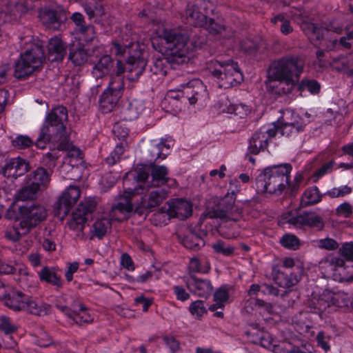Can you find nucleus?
Wrapping results in <instances>:
<instances>
[{
	"mask_svg": "<svg viewBox=\"0 0 353 353\" xmlns=\"http://www.w3.org/2000/svg\"><path fill=\"white\" fill-rule=\"evenodd\" d=\"M189 37L185 33L174 30L163 29L152 38L153 48L167 56L154 59L150 66L154 74L165 76L170 69V63L181 64L187 59L189 52L188 42Z\"/></svg>",
	"mask_w": 353,
	"mask_h": 353,
	"instance_id": "obj_1",
	"label": "nucleus"
},
{
	"mask_svg": "<svg viewBox=\"0 0 353 353\" xmlns=\"http://www.w3.org/2000/svg\"><path fill=\"white\" fill-rule=\"evenodd\" d=\"M303 61L297 57H286L274 61L272 66V86L279 95L291 93L304 69Z\"/></svg>",
	"mask_w": 353,
	"mask_h": 353,
	"instance_id": "obj_2",
	"label": "nucleus"
},
{
	"mask_svg": "<svg viewBox=\"0 0 353 353\" xmlns=\"http://www.w3.org/2000/svg\"><path fill=\"white\" fill-rule=\"evenodd\" d=\"M47 216V210L40 204L21 205L18 208L13 228L6 232L5 236L12 241H17L45 221Z\"/></svg>",
	"mask_w": 353,
	"mask_h": 353,
	"instance_id": "obj_3",
	"label": "nucleus"
},
{
	"mask_svg": "<svg viewBox=\"0 0 353 353\" xmlns=\"http://www.w3.org/2000/svg\"><path fill=\"white\" fill-rule=\"evenodd\" d=\"M292 170L289 163L266 168L256 179V190L258 193L280 195L290 186V174Z\"/></svg>",
	"mask_w": 353,
	"mask_h": 353,
	"instance_id": "obj_4",
	"label": "nucleus"
},
{
	"mask_svg": "<svg viewBox=\"0 0 353 353\" xmlns=\"http://www.w3.org/2000/svg\"><path fill=\"white\" fill-rule=\"evenodd\" d=\"M67 109L62 105L54 108L46 117L45 124L40 129L39 135L35 142L36 146L44 149L48 143L57 142L67 136Z\"/></svg>",
	"mask_w": 353,
	"mask_h": 353,
	"instance_id": "obj_5",
	"label": "nucleus"
},
{
	"mask_svg": "<svg viewBox=\"0 0 353 353\" xmlns=\"http://www.w3.org/2000/svg\"><path fill=\"white\" fill-rule=\"evenodd\" d=\"M20 43L21 46H24V52L15 63L14 75L19 79L32 74L42 65L45 59L42 47L39 43H32L30 37L21 39Z\"/></svg>",
	"mask_w": 353,
	"mask_h": 353,
	"instance_id": "obj_6",
	"label": "nucleus"
},
{
	"mask_svg": "<svg viewBox=\"0 0 353 353\" xmlns=\"http://www.w3.org/2000/svg\"><path fill=\"white\" fill-rule=\"evenodd\" d=\"M343 259L339 256H330L321 262V267L330 273L334 280L343 282L353 280V265L347 263L353 261V243H345L339 249Z\"/></svg>",
	"mask_w": 353,
	"mask_h": 353,
	"instance_id": "obj_7",
	"label": "nucleus"
},
{
	"mask_svg": "<svg viewBox=\"0 0 353 353\" xmlns=\"http://www.w3.org/2000/svg\"><path fill=\"white\" fill-rule=\"evenodd\" d=\"M148 173L144 170H137L134 172L133 176L137 181V184L133 188H125L122 196L125 202H119L112 207L109 213V218L111 221L115 220L122 221L127 219L128 214L132 210V205L128 201L134 195L143 194L146 187V179L148 178Z\"/></svg>",
	"mask_w": 353,
	"mask_h": 353,
	"instance_id": "obj_8",
	"label": "nucleus"
},
{
	"mask_svg": "<svg viewBox=\"0 0 353 353\" xmlns=\"http://www.w3.org/2000/svg\"><path fill=\"white\" fill-rule=\"evenodd\" d=\"M230 196V203L224 210H214L209 211L205 216L210 219L219 218L221 223L219 226V232L226 239H234L238 236L236 221L241 216L239 210L234 206V191L232 190Z\"/></svg>",
	"mask_w": 353,
	"mask_h": 353,
	"instance_id": "obj_9",
	"label": "nucleus"
},
{
	"mask_svg": "<svg viewBox=\"0 0 353 353\" xmlns=\"http://www.w3.org/2000/svg\"><path fill=\"white\" fill-rule=\"evenodd\" d=\"M208 68L220 88H230L239 84L243 79L237 63L232 60L211 61Z\"/></svg>",
	"mask_w": 353,
	"mask_h": 353,
	"instance_id": "obj_10",
	"label": "nucleus"
},
{
	"mask_svg": "<svg viewBox=\"0 0 353 353\" xmlns=\"http://www.w3.org/2000/svg\"><path fill=\"white\" fill-rule=\"evenodd\" d=\"M32 6L28 0H0V23L17 21Z\"/></svg>",
	"mask_w": 353,
	"mask_h": 353,
	"instance_id": "obj_11",
	"label": "nucleus"
},
{
	"mask_svg": "<svg viewBox=\"0 0 353 353\" xmlns=\"http://www.w3.org/2000/svg\"><path fill=\"white\" fill-rule=\"evenodd\" d=\"M123 88L124 83L121 77H114L110 81L108 87L101 94L99 99V107L103 113L106 114L114 110L122 96Z\"/></svg>",
	"mask_w": 353,
	"mask_h": 353,
	"instance_id": "obj_12",
	"label": "nucleus"
},
{
	"mask_svg": "<svg viewBox=\"0 0 353 353\" xmlns=\"http://www.w3.org/2000/svg\"><path fill=\"white\" fill-rule=\"evenodd\" d=\"M180 86L183 88L181 98L184 103L188 102L190 105H194L198 103L203 105L208 99L207 88L199 79H192Z\"/></svg>",
	"mask_w": 353,
	"mask_h": 353,
	"instance_id": "obj_13",
	"label": "nucleus"
},
{
	"mask_svg": "<svg viewBox=\"0 0 353 353\" xmlns=\"http://www.w3.org/2000/svg\"><path fill=\"white\" fill-rule=\"evenodd\" d=\"M277 134L274 125H265L256 130L249 140L248 150L250 154H258L264 151L269 141Z\"/></svg>",
	"mask_w": 353,
	"mask_h": 353,
	"instance_id": "obj_14",
	"label": "nucleus"
},
{
	"mask_svg": "<svg viewBox=\"0 0 353 353\" xmlns=\"http://www.w3.org/2000/svg\"><path fill=\"white\" fill-rule=\"evenodd\" d=\"M168 206L165 212H160L156 214L157 217L163 218V222L166 225L170 218H177L183 220L192 215V205L184 199H176L167 202Z\"/></svg>",
	"mask_w": 353,
	"mask_h": 353,
	"instance_id": "obj_15",
	"label": "nucleus"
},
{
	"mask_svg": "<svg viewBox=\"0 0 353 353\" xmlns=\"http://www.w3.org/2000/svg\"><path fill=\"white\" fill-rule=\"evenodd\" d=\"M132 51H129L126 65H124L125 71H127L126 76L129 81L137 80L143 72L147 65V61L144 57V53L139 49L137 45L132 43Z\"/></svg>",
	"mask_w": 353,
	"mask_h": 353,
	"instance_id": "obj_16",
	"label": "nucleus"
},
{
	"mask_svg": "<svg viewBox=\"0 0 353 353\" xmlns=\"http://www.w3.org/2000/svg\"><path fill=\"white\" fill-rule=\"evenodd\" d=\"M124 72L123 63L121 61H118L115 67L113 59L110 55L107 54L102 56L92 69V74L96 79L110 75V81L114 77H121V74Z\"/></svg>",
	"mask_w": 353,
	"mask_h": 353,
	"instance_id": "obj_17",
	"label": "nucleus"
},
{
	"mask_svg": "<svg viewBox=\"0 0 353 353\" xmlns=\"http://www.w3.org/2000/svg\"><path fill=\"white\" fill-rule=\"evenodd\" d=\"M0 297L3 299L4 304L8 307L19 312L24 309L28 295L10 286L1 284L0 285Z\"/></svg>",
	"mask_w": 353,
	"mask_h": 353,
	"instance_id": "obj_18",
	"label": "nucleus"
},
{
	"mask_svg": "<svg viewBox=\"0 0 353 353\" xmlns=\"http://www.w3.org/2000/svg\"><path fill=\"white\" fill-rule=\"evenodd\" d=\"M63 298L64 296L62 295L57 300L55 307L68 316L70 323L81 325L91 323L93 321V317L86 307L81 305L78 310H71L68 306L61 304L59 299Z\"/></svg>",
	"mask_w": 353,
	"mask_h": 353,
	"instance_id": "obj_19",
	"label": "nucleus"
},
{
	"mask_svg": "<svg viewBox=\"0 0 353 353\" xmlns=\"http://www.w3.org/2000/svg\"><path fill=\"white\" fill-rule=\"evenodd\" d=\"M81 194L80 189L74 185H70L63 192L56 203V208L59 215L65 216L70 208L77 202Z\"/></svg>",
	"mask_w": 353,
	"mask_h": 353,
	"instance_id": "obj_20",
	"label": "nucleus"
},
{
	"mask_svg": "<svg viewBox=\"0 0 353 353\" xmlns=\"http://www.w3.org/2000/svg\"><path fill=\"white\" fill-rule=\"evenodd\" d=\"M30 170V163L19 157L9 159L2 168V174L7 178L17 179Z\"/></svg>",
	"mask_w": 353,
	"mask_h": 353,
	"instance_id": "obj_21",
	"label": "nucleus"
},
{
	"mask_svg": "<svg viewBox=\"0 0 353 353\" xmlns=\"http://www.w3.org/2000/svg\"><path fill=\"white\" fill-rule=\"evenodd\" d=\"M60 270L57 266L44 265L37 272L41 282L46 283L54 286L57 290L63 287L64 281L59 274Z\"/></svg>",
	"mask_w": 353,
	"mask_h": 353,
	"instance_id": "obj_22",
	"label": "nucleus"
},
{
	"mask_svg": "<svg viewBox=\"0 0 353 353\" xmlns=\"http://www.w3.org/2000/svg\"><path fill=\"white\" fill-rule=\"evenodd\" d=\"M301 28L309 40L314 46H326L327 48H330L328 45L325 44L326 40L324 39L325 34L328 36L330 33L329 30L324 29L312 23H304L302 24Z\"/></svg>",
	"mask_w": 353,
	"mask_h": 353,
	"instance_id": "obj_23",
	"label": "nucleus"
},
{
	"mask_svg": "<svg viewBox=\"0 0 353 353\" xmlns=\"http://www.w3.org/2000/svg\"><path fill=\"white\" fill-rule=\"evenodd\" d=\"M306 123L299 114L292 113L290 121L285 122L276 128L277 133L288 137H295L304 130Z\"/></svg>",
	"mask_w": 353,
	"mask_h": 353,
	"instance_id": "obj_24",
	"label": "nucleus"
},
{
	"mask_svg": "<svg viewBox=\"0 0 353 353\" xmlns=\"http://www.w3.org/2000/svg\"><path fill=\"white\" fill-rule=\"evenodd\" d=\"M296 272L288 274L274 268L273 269L274 281L280 287L285 288H289L296 285L301 279L302 269L301 267H296Z\"/></svg>",
	"mask_w": 353,
	"mask_h": 353,
	"instance_id": "obj_25",
	"label": "nucleus"
},
{
	"mask_svg": "<svg viewBox=\"0 0 353 353\" xmlns=\"http://www.w3.org/2000/svg\"><path fill=\"white\" fill-rule=\"evenodd\" d=\"M26 181L39 191L48 188L50 183V174L43 168H37L26 176Z\"/></svg>",
	"mask_w": 353,
	"mask_h": 353,
	"instance_id": "obj_26",
	"label": "nucleus"
},
{
	"mask_svg": "<svg viewBox=\"0 0 353 353\" xmlns=\"http://www.w3.org/2000/svg\"><path fill=\"white\" fill-rule=\"evenodd\" d=\"M186 285L192 293L203 297L209 296L213 289L209 280L199 279L196 276H190L188 279Z\"/></svg>",
	"mask_w": 353,
	"mask_h": 353,
	"instance_id": "obj_27",
	"label": "nucleus"
},
{
	"mask_svg": "<svg viewBox=\"0 0 353 353\" xmlns=\"http://www.w3.org/2000/svg\"><path fill=\"white\" fill-rule=\"evenodd\" d=\"M111 229L112 221L110 219L101 215L94 219L91 226V239L95 237L98 239H101L111 232Z\"/></svg>",
	"mask_w": 353,
	"mask_h": 353,
	"instance_id": "obj_28",
	"label": "nucleus"
},
{
	"mask_svg": "<svg viewBox=\"0 0 353 353\" xmlns=\"http://www.w3.org/2000/svg\"><path fill=\"white\" fill-rule=\"evenodd\" d=\"M66 52V46L58 37H52L48 45V59L50 61H61Z\"/></svg>",
	"mask_w": 353,
	"mask_h": 353,
	"instance_id": "obj_29",
	"label": "nucleus"
},
{
	"mask_svg": "<svg viewBox=\"0 0 353 353\" xmlns=\"http://www.w3.org/2000/svg\"><path fill=\"white\" fill-rule=\"evenodd\" d=\"M331 67L348 77H353V53L335 57L330 62Z\"/></svg>",
	"mask_w": 353,
	"mask_h": 353,
	"instance_id": "obj_30",
	"label": "nucleus"
},
{
	"mask_svg": "<svg viewBox=\"0 0 353 353\" xmlns=\"http://www.w3.org/2000/svg\"><path fill=\"white\" fill-rule=\"evenodd\" d=\"M42 23L49 28L58 30L61 23L65 21V17L63 13L54 10H44L40 14Z\"/></svg>",
	"mask_w": 353,
	"mask_h": 353,
	"instance_id": "obj_31",
	"label": "nucleus"
},
{
	"mask_svg": "<svg viewBox=\"0 0 353 353\" xmlns=\"http://www.w3.org/2000/svg\"><path fill=\"white\" fill-rule=\"evenodd\" d=\"M144 109L143 103L134 99L129 101L122 109L121 117L124 121H131L137 119Z\"/></svg>",
	"mask_w": 353,
	"mask_h": 353,
	"instance_id": "obj_32",
	"label": "nucleus"
},
{
	"mask_svg": "<svg viewBox=\"0 0 353 353\" xmlns=\"http://www.w3.org/2000/svg\"><path fill=\"white\" fill-rule=\"evenodd\" d=\"M168 197V191L165 189L152 190L142 201L143 207L152 209L157 207Z\"/></svg>",
	"mask_w": 353,
	"mask_h": 353,
	"instance_id": "obj_33",
	"label": "nucleus"
},
{
	"mask_svg": "<svg viewBox=\"0 0 353 353\" xmlns=\"http://www.w3.org/2000/svg\"><path fill=\"white\" fill-rule=\"evenodd\" d=\"M173 145V141L172 139H165L163 141L153 145L150 149V159L149 162L152 163L157 159H164L168 156L170 148Z\"/></svg>",
	"mask_w": 353,
	"mask_h": 353,
	"instance_id": "obj_34",
	"label": "nucleus"
},
{
	"mask_svg": "<svg viewBox=\"0 0 353 353\" xmlns=\"http://www.w3.org/2000/svg\"><path fill=\"white\" fill-rule=\"evenodd\" d=\"M185 22L190 26L202 27L206 24L205 22L206 15L201 13L197 6L194 5L188 6L185 12Z\"/></svg>",
	"mask_w": 353,
	"mask_h": 353,
	"instance_id": "obj_35",
	"label": "nucleus"
},
{
	"mask_svg": "<svg viewBox=\"0 0 353 353\" xmlns=\"http://www.w3.org/2000/svg\"><path fill=\"white\" fill-rule=\"evenodd\" d=\"M151 174L153 186L163 185L169 180L168 170L164 165H152Z\"/></svg>",
	"mask_w": 353,
	"mask_h": 353,
	"instance_id": "obj_36",
	"label": "nucleus"
},
{
	"mask_svg": "<svg viewBox=\"0 0 353 353\" xmlns=\"http://www.w3.org/2000/svg\"><path fill=\"white\" fill-rule=\"evenodd\" d=\"M25 305H25V307L22 311L27 312L34 315L43 316L47 314L49 310L48 305L37 302L30 299L28 296Z\"/></svg>",
	"mask_w": 353,
	"mask_h": 353,
	"instance_id": "obj_37",
	"label": "nucleus"
},
{
	"mask_svg": "<svg viewBox=\"0 0 353 353\" xmlns=\"http://www.w3.org/2000/svg\"><path fill=\"white\" fill-rule=\"evenodd\" d=\"M229 289L225 286H221L214 294V303L209 307L210 311H216L218 308H222L229 301Z\"/></svg>",
	"mask_w": 353,
	"mask_h": 353,
	"instance_id": "obj_38",
	"label": "nucleus"
},
{
	"mask_svg": "<svg viewBox=\"0 0 353 353\" xmlns=\"http://www.w3.org/2000/svg\"><path fill=\"white\" fill-rule=\"evenodd\" d=\"M183 245L188 249L198 250L204 246V240L196 233L188 231L182 239Z\"/></svg>",
	"mask_w": 353,
	"mask_h": 353,
	"instance_id": "obj_39",
	"label": "nucleus"
},
{
	"mask_svg": "<svg viewBox=\"0 0 353 353\" xmlns=\"http://www.w3.org/2000/svg\"><path fill=\"white\" fill-rule=\"evenodd\" d=\"M322 194L316 186L307 188L303 194L301 198V205L303 207L309 206L318 203L321 201Z\"/></svg>",
	"mask_w": 353,
	"mask_h": 353,
	"instance_id": "obj_40",
	"label": "nucleus"
},
{
	"mask_svg": "<svg viewBox=\"0 0 353 353\" xmlns=\"http://www.w3.org/2000/svg\"><path fill=\"white\" fill-rule=\"evenodd\" d=\"M57 141L60 142L58 146V148L60 150H65L68 152V158L81 159L82 154L80 149L72 145L68 139V135L65 136L63 139H60V140H57Z\"/></svg>",
	"mask_w": 353,
	"mask_h": 353,
	"instance_id": "obj_41",
	"label": "nucleus"
},
{
	"mask_svg": "<svg viewBox=\"0 0 353 353\" xmlns=\"http://www.w3.org/2000/svg\"><path fill=\"white\" fill-rule=\"evenodd\" d=\"M39 192L40 191L38 189L26 181V185L16 194V199L21 201L34 200L37 198Z\"/></svg>",
	"mask_w": 353,
	"mask_h": 353,
	"instance_id": "obj_42",
	"label": "nucleus"
},
{
	"mask_svg": "<svg viewBox=\"0 0 353 353\" xmlns=\"http://www.w3.org/2000/svg\"><path fill=\"white\" fill-rule=\"evenodd\" d=\"M89 56L88 52L84 48L79 47L70 50L69 57L73 63L81 65L88 61Z\"/></svg>",
	"mask_w": 353,
	"mask_h": 353,
	"instance_id": "obj_43",
	"label": "nucleus"
},
{
	"mask_svg": "<svg viewBox=\"0 0 353 353\" xmlns=\"http://www.w3.org/2000/svg\"><path fill=\"white\" fill-rule=\"evenodd\" d=\"M87 218L81 210H77L73 212L72 219L68 222V227L72 230L81 231L84 228Z\"/></svg>",
	"mask_w": 353,
	"mask_h": 353,
	"instance_id": "obj_44",
	"label": "nucleus"
},
{
	"mask_svg": "<svg viewBox=\"0 0 353 353\" xmlns=\"http://www.w3.org/2000/svg\"><path fill=\"white\" fill-rule=\"evenodd\" d=\"M305 226L321 230L324 227L323 218L314 212H305Z\"/></svg>",
	"mask_w": 353,
	"mask_h": 353,
	"instance_id": "obj_45",
	"label": "nucleus"
},
{
	"mask_svg": "<svg viewBox=\"0 0 353 353\" xmlns=\"http://www.w3.org/2000/svg\"><path fill=\"white\" fill-rule=\"evenodd\" d=\"M320 84L314 79H304L298 85L300 91L308 90L311 94H317L320 90Z\"/></svg>",
	"mask_w": 353,
	"mask_h": 353,
	"instance_id": "obj_46",
	"label": "nucleus"
},
{
	"mask_svg": "<svg viewBox=\"0 0 353 353\" xmlns=\"http://www.w3.org/2000/svg\"><path fill=\"white\" fill-rule=\"evenodd\" d=\"M212 248L215 252L221 254L225 256H232L235 251V248L234 246L222 241H218L212 245Z\"/></svg>",
	"mask_w": 353,
	"mask_h": 353,
	"instance_id": "obj_47",
	"label": "nucleus"
},
{
	"mask_svg": "<svg viewBox=\"0 0 353 353\" xmlns=\"http://www.w3.org/2000/svg\"><path fill=\"white\" fill-rule=\"evenodd\" d=\"M280 243L285 248L296 250L299 248V239L294 234H286L280 239Z\"/></svg>",
	"mask_w": 353,
	"mask_h": 353,
	"instance_id": "obj_48",
	"label": "nucleus"
},
{
	"mask_svg": "<svg viewBox=\"0 0 353 353\" xmlns=\"http://www.w3.org/2000/svg\"><path fill=\"white\" fill-rule=\"evenodd\" d=\"M223 111H226L228 113L234 114L236 116L242 118L246 116L250 112V108L243 103L231 104L227 110L223 109Z\"/></svg>",
	"mask_w": 353,
	"mask_h": 353,
	"instance_id": "obj_49",
	"label": "nucleus"
},
{
	"mask_svg": "<svg viewBox=\"0 0 353 353\" xmlns=\"http://www.w3.org/2000/svg\"><path fill=\"white\" fill-rule=\"evenodd\" d=\"M34 336L36 337L34 342L40 347H46L52 343L51 338L41 327L34 331Z\"/></svg>",
	"mask_w": 353,
	"mask_h": 353,
	"instance_id": "obj_50",
	"label": "nucleus"
},
{
	"mask_svg": "<svg viewBox=\"0 0 353 353\" xmlns=\"http://www.w3.org/2000/svg\"><path fill=\"white\" fill-rule=\"evenodd\" d=\"M210 268L208 262L205 261L202 263L197 258L191 259L189 263V270L192 272L206 273Z\"/></svg>",
	"mask_w": 353,
	"mask_h": 353,
	"instance_id": "obj_51",
	"label": "nucleus"
},
{
	"mask_svg": "<svg viewBox=\"0 0 353 353\" xmlns=\"http://www.w3.org/2000/svg\"><path fill=\"white\" fill-rule=\"evenodd\" d=\"M352 188L348 185H341L333 188L325 192V195L331 199L343 197L352 192Z\"/></svg>",
	"mask_w": 353,
	"mask_h": 353,
	"instance_id": "obj_52",
	"label": "nucleus"
},
{
	"mask_svg": "<svg viewBox=\"0 0 353 353\" xmlns=\"http://www.w3.org/2000/svg\"><path fill=\"white\" fill-rule=\"evenodd\" d=\"M124 152V148L121 144L117 145L110 155L105 158V162L108 165H114L119 160Z\"/></svg>",
	"mask_w": 353,
	"mask_h": 353,
	"instance_id": "obj_53",
	"label": "nucleus"
},
{
	"mask_svg": "<svg viewBox=\"0 0 353 353\" xmlns=\"http://www.w3.org/2000/svg\"><path fill=\"white\" fill-rule=\"evenodd\" d=\"M189 311L197 319L201 317L207 312L204 302L200 300L192 302L189 307Z\"/></svg>",
	"mask_w": 353,
	"mask_h": 353,
	"instance_id": "obj_54",
	"label": "nucleus"
},
{
	"mask_svg": "<svg viewBox=\"0 0 353 353\" xmlns=\"http://www.w3.org/2000/svg\"><path fill=\"white\" fill-rule=\"evenodd\" d=\"M271 22L274 24H276L281 22L280 30L281 32L284 34H288L292 32L293 28L289 21L286 20L283 14H279L271 19Z\"/></svg>",
	"mask_w": 353,
	"mask_h": 353,
	"instance_id": "obj_55",
	"label": "nucleus"
},
{
	"mask_svg": "<svg viewBox=\"0 0 353 353\" xmlns=\"http://www.w3.org/2000/svg\"><path fill=\"white\" fill-rule=\"evenodd\" d=\"M206 24L202 26L203 28L209 31L210 33L216 34L221 33L224 30V26L218 22H215L212 19H208L207 17L205 19Z\"/></svg>",
	"mask_w": 353,
	"mask_h": 353,
	"instance_id": "obj_56",
	"label": "nucleus"
},
{
	"mask_svg": "<svg viewBox=\"0 0 353 353\" xmlns=\"http://www.w3.org/2000/svg\"><path fill=\"white\" fill-rule=\"evenodd\" d=\"M57 238L55 236L50 235V234L45 235L41 242L42 248L48 252L55 251L57 249Z\"/></svg>",
	"mask_w": 353,
	"mask_h": 353,
	"instance_id": "obj_57",
	"label": "nucleus"
},
{
	"mask_svg": "<svg viewBox=\"0 0 353 353\" xmlns=\"http://www.w3.org/2000/svg\"><path fill=\"white\" fill-rule=\"evenodd\" d=\"M17 267V270L20 276V282L23 285V281H27L28 283H32L34 279V276L33 274L30 273L28 269V268L23 264H17L16 263Z\"/></svg>",
	"mask_w": 353,
	"mask_h": 353,
	"instance_id": "obj_58",
	"label": "nucleus"
},
{
	"mask_svg": "<svg viewBox=\"0 0 353 353\" xmlns=\"http://www.w3.org/2000/svg\"><path fill=\"white\" fill-rule=\"evenodd\" d=\"M32 144L33 141L26 135H19L12 141V145L19 149L28 148Z\"/></svg>",
	"mask_w": 353,
	"mask_h": 353,
	"instance_id": "obj_59",
	"label": "nucleus"
},
{
	"mask_svg": "<svg viewBox=\"0 0 353 353\" xmlns=\"http://www.w3.org/2000/svg\"><path fill=\"white\" fill-rule=\"evenodd\" d=\"M316 245L318 248L327 250H334L339 247L338 243L331 238L319 239L316 241Z\"/></svg>",
	"mask_w": 353,
	"mask_h": 353,
	"instance_id": "obj_60",
	"label": "nucleus"
},
{
	"mask_svg": "<svg viewBox=\"0 0 353 353\" xmlns=\"http://www.w3.org/2000/svg\"><path fill=\"white\" fill-rule=\"evenodd\" d=\"M97 206V201L94 199H88L77 208V210H81V212L86 216L88 213L92 212Z\"/></svg>",
	"mask_w": 353,
	"mask_h": 353,
	"instance_id": "obj_61",
	"label": "nucleus"
},
{
	"mask_svg": "<svg viewBox=\"0 0 353 353\" xmlns=\"http://www.w3.org/2000/svg\"><path fill=\"white\" fill-rule=\"evenodd\" d=\"M0 330L8 334L17 330V327L12 323L10 319L2 315L0 316Z\"/></svg>",
	"mask_w": 353,
	"mask_h": 353,
	"instance_id": "obj_62",
	"label": "nucleus"
},
{
	"mask_svg": "<svg viewBox=\"0 0 353 353\" xmlns=\"http://www.w3.org/2000/svg\"><path fill=\"white\" fill-rule=\"evenodd\" d=\"M310 305L319 312H323L329 306V303L325 299V296H322L319 298L314 296L310 301Z\"/></svg>",
	"mask_w": 353,
	"mask_h": 353,
	"instance_id": "obj_63",
	"label": "nucleus"
},
{
	"mask_svg": "<svg viewBox=\"0 0 353 353\" xmlns=\"http://www.w3.org/2000/svg\"><path fill=\"white\" fill-rule=\"evenodd\" d=\"M84 9L90 19L94 17H101L104 14V10L101 4H97L94 7L91 5H86Z\"/></svg>",
	"mask_w": 353,
	"mask_h": 353,
	"instance_id": "obj_64",
	"label": "nucleus"
}]
</instances>
